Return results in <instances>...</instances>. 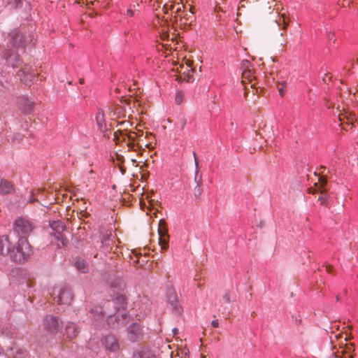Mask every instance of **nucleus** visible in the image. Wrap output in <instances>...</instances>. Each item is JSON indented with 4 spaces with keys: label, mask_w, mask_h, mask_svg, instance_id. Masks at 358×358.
<instances>
[{
    "label": "nucleus",
    "mask_w": 358,
    "mask_h": 358,
    "mask_svg": "<svg viewBox=\"0 0 358 358\" xmlns=\"http://www.w3.org/2000/svg\"><path fill=\"white\" fill-rule=\"evenodd\" d=\"M7 46L15 50L21 49L23 52L26 48L35 46L36 39L32 30V26L20 25L10 30L7 37Z\"/></svg>",
    "instance_id": "f257e3e1"
},
{
    "label": "nucleus",
    "mask_w": 358,
    "mask_h": 358,
    "mask_svg": "<svg viewBox=\"0 0 358 358\" xmlns=\"http://www.w3.org/2000/svg\"><path fill=\"white\" fill-rule=\"evenodd\" d=\"M36 228V222L27 215L17 217L13 223V231L19 238L27 239Z\"/></svg>",
    "instance_id": "f03ea898"
},
{
    "label": "nucleus",
    "mask_w": 358,
    "mask_h": 358,
    "mask_svg": "<svg viewBox=\"0 0 358 358\" xmlns=\"http://www.w3.org/2000/svg\"><path fill=\"white\" fill-rule=\"evenodd\" d=\"M32 253V247L28 239L18 238L16 245L10 249V257L13 262L22 264L27 261Z\"/></svg>",
    "instance_id": "7ed1b4c3"
},
{
    "label": "nucleus",
    "mask_w": 358,
    "mask_h": 358,
    "mask_svg": "<svg viewBox=\"0 0 358 358\" xmlns=\"http://www.w3.org/2000/svg\"><path fill=\"white\" fill-rule=\"evenodd\" d=\"M43 325L44 329L48 333L52 336H55L62 331L64 327V322L57 316L47 315L43 319Z\"/></svg>",
    "instance_id": "20e7f679"
},
{
    "label": "nucleus",
    "mask_w": 358,
    "mask_h": 358,
    "mask_svg": "<svg viewBox=\"0 0 358 358\" xmlns=\"http://www.w3.org/2000/svg\"><path fill=\"white\" fill-rule=\"evenodd\" d=\"M143 327L140 322H134L127 328V336L131 343H136L143 339Z\"/></svg>",
    "instance_id": "39448f33"
},
{
    "label": "nucleus",
    "mask_w": 358,
    "mask_h": 358,
    "mask_svg": "<svg viewBox=\"0 0 358 358\" xmlns=\"http://www.w3.org/2000/svg\"><path fill=\"white\" fill-rule=\"evenodd\" d=\"M128 313L125 312L122 314H113L108 316L106 322L108 326L113 329H117L124 327L128 323Z\"/></svg>",
    "instance_id": "423d86ee"
},
{
    "label": "nucleus",
    "mask_w": 358,
    "mask_h": 358,
    "mask_svg": "<svg viewBox=\"0 0 358 358\" xmlns=\"http://www.w3.org/2000/svg\"><path fill=\"white\" fill-rule=\"evenodd\" d=\"M159 245L162 250H166L169 248V235L168 224L165 220L162 219L159 222Z\"/></svg>",
    "instance_id": "0eeeda50"
},
{
    "label": "nucleus",
    "mask_w": 358,
    "mask_h": 358,
    "mask_svg": "<svg viewBox=\"0 0 358 358\" xmlns=\"http://www.w3.org/2000/svg\"><path fill=\"white\" fill-rule=\"evenodd\" d=\"M2 57L6 59L7 64L13 68H17L22 63L20 55L13 48L5 49L2 52Z\"/></svg>",
    "instance_id": "6e6552de"
},
{
    "label": "nucleus",
    "mask_w": 358,
    "mask_h": 358,
    "mask_svg": "<svg viewBox=\"0 0 358 358\" xmlns=\"http://www.w3.org/2000/svg\"><path fill=\"white\" fill-rule=\"evenodd\" d=\"M37 73L30 65L25 64L17 73V76L22 83L27 85H30L33 80L36 78Z\"/></svg>",
    "instance_id": "1a4fd4ad"
},
{
    "label": "nucleus",
    "mask_w": 358,
    "mask_h": 358,
    "mask_svg": "<svg viewBox=\"0 0 358 358\" xmlns=\"http://www.w3.org/2000/svg\"><path fill=\"white\" fill-rule=\"evenodd\" d=\"M73 299V293L69 286H63L59 290L57 296V303L59 304L70 305Z\"/></svg>",
    "instance_id": "9d476101"
},
{
    "label": "nucleus",
    "mask_w": 358,
    "mask_h": 358,
    "mask_svg": "<svg viewBox=\"0 0 358 358\" xmlns=\"http://www.w3.org/2000/svg\"><path fill=\"white\" fill-rule=\"evenodd\" d=\"M102 345L106 350L110 352H117L120 350V343L117 337L113 334L106 335L102 340Z\"/></svg>",
    "instance_id": "9b49d317"
},
{
    "label": "nucleus",
    "mask_w": 358,
    "mask_h": 358,
    "mask_svg": "<svg viewBox=\"0 0 358 358\" xmlns=\"http://www.w3.org/2000/svg\"><path fill=\"white\" fill-rule=\"evenodd\" d=\"M17 106L21 112L25 115L31 114L34 109L35 103L27 96H19L17 99Z\"/></svg>",
    "instance_id": "f8f14e48"
},
{
    "label": "nucleus",
    "mask_w": 358,
    "mask_h": 358,
    "mask_svg": "<svg viewBox=\"0 0 358 358\" xmlns=\"http://www.w3.org/2000/svg\"><path fill=\"white\" fill-rule=\"evenodd\" d=\"M166 301L170 304L171 308L176 312H179L181 306L179 305V301L175 289L172 287L166 289Z\"/></svg>",
    "instance_id": "ddd939ff"
},
{
    "label": "nucleus",
    "mask_w": 358,
    "mask_h": 358,
    "mask_svg": "<svg viewBox=\"0 0 358 358\" xmlns=\"http://www.w3.org/2000/svg\"><path fill=\"white\" fill-rule=\"evenodd\" d=\"M95 120L98 127V129L103 134V136L109 138V136L107 134L108 129L105 121V115L103 109L99 108L95 116Z\"/></svg>",
    "instance_id": "4468645a"
},
{
    "label": "nucleus",
    "mask_w": 358,
    "mask_h": 358,
    "mask_svg": "<svg viewBox=\"0 0 358 358\" xmlns=\"http://www.w3.org/2000/svg\"><path fill=\"white\" fill-rule=\"evenodd\" d=\"M115 309L117 312L120 310H127L128 306L127 297L122 294H117L113 299Z\"/></svg>",
    "instance_id": "2eb2a0df"
},
{
    "label": "nucleus",
    "mask_w": 358,
    "mask_h": 358,
    "mask_svg": "<svg viewBox=\"0 0 358 358\" xmlns=\"http://www.w3.org/2000/svg\"><path fill=\"white\" fill-rule=\"evenodd\" d=\"M15 187L12 182L6 179H1L0 180V194L6 195L15 192Z\"/></svg>",
    "instance_id": "dca6fc26"
},
{
    "label": "nucleus",
    "mask_w": 358,
    "mask_h": 358,
    "mask_svg": "<svg viewBox=\"0 0 358 358\" xmlns=\"http://www.w3.org/2000/svg\"><path fill=\"white\" fill-rule=\"evenodd\" d=\"M10 241L8 236H0V255L6 257L10 255Z\"/></svg>",
    "instance_id": "f3484780"
},
{
    "label": "nucleus",
    "mask_w": 358,
    "mask_h": 358,
    "mask_svg": "<svg viewBox=\"0 0 358 358\" xmlns=\"http://www.w3.org/2000/svg\"><path fill=\"white\" fill-rule=\"evenodd\" d=\"M132 358H156V356L148 348L142 347L134 352Z\"/></svg>",
    "instance_id": "a211bd4d"
},
{
    "label": "nucleus",
    "mask_w": 358,
    "mask_h": 358,
    "mask_svg": "<svg viewBox=\"0 0 358 358\" xmlns=\"http://www.w3.org/2000/svg\"><path fill=\"white\" fill-rule=\"evenodd\" d=\"M66 334L69 339L76 338L78 334L76 324L73 322H69L66 326Z\"/></svg>",
    "instance_id": "6ab92c4d"
},
{
    "label": "nucleus",
    "mask_w": 358,
    "mask_h": 358,
    "mask_svg": "<svg viewBox=\"0 0 358 358\" xmlns=\"http://www.w3.org/2000/svg\"><path fill=\"white\" fill-rule=\"evenodd\" d=\"M50 227L55 232V234L62 233L66 229V225L61 220H53L50 222Z\"/></svg>",
    "instance_id": "aec40b11"
},
{
    "label": "nucleus",
    "mask_w": 358,
    "mask_h": 358,
    "mask_svg": "<svg viewBox=\"0 0 358 358\" xmlns=\"http://www.w3.org/2000/svg\"><path fill=\"white\" fill-rule=\"evenodd\" d=\"M75 266L79 271H80L83 273H86L89 271L88 264H87V262L85 259H81V258H78L76 260Z\"/></svg>",
    "instance_id": "412c9836"
},
{
    "label": "nucleus",
    "mask_w": 358,
    "mask_h": 358,
    "mask_svg": "<svg viewBox=\"0 0 358 358\" xmlns=\"http://www.w3.org/2000/svg\"><path fill=\"white\" fill-rule=\"evenodd\" d=\"M110 287L118 291H124L126 287L124 281L120 278H114L110 282Z\"/></svg>",
    "instance_id": "4be33fe9"
},
{
    "label": "nucleus",
    "mask_w": 358,
    "mask_h": 358,
    "mask_svg": "<svg viewBox=\"0 0 358 358\" xmlns=\"http://www.w3.org/2000/svg\"><path fill=\"white\" fill-rule=\"evenodd\" d=\"M96 320L102 319L104 317L103 310L101 306H96L89 311Z\"/></svg>",
    "instance_id": "5701e85b"
},
{
    "label": "nucleus",
    "mask_w": 358,
    "mask_h": 358,
    "mask_svg": "<svg viewBox=\"0 0 358 358\" xmlns=\"http://www.w3.org/2000/svg\"><path fill=\"white\" fill-rule=\"evenodd\" d=\"M6 6H9L10 9H17L22 6V0H6Z\"/></svg>",
    "instance_id": "b1692460"
},
{
    "label": "nucleus",
    "mask_w": 358,
    "mask_h": 358,
    "mask_svg": "<svg viewBox=\"0 0 358 358\" xmlns=\"http://www.w3.org/2000/svg\"><path fill=\"white\" fill-rule=\"evenodd\" d=\"M55 238L57 241L61 242V245L58 244V246L59 248L61 247H66L69 243V240L66 237V236L64 234L63 232L59 233L58 234H55Z\"/></svg>",
    "instance_id": "393cba45"
},
{
    "label": "nucleus",
    "mask_w": 358,
    "mask_h": 358,
    "mask_svg": "<svg viewBox=\"0 0 358 358\" xmlns=\"http://www.w3.org/2000/svg\"><path fill=\"white\" fill-rule=\"evenodd\" d=\"M113 244V241L110 238L106 241V242H103L100 245V250H102L104 253L108 252L112 250V245Z\"/></svg>",
    "instance_id": "a878e982"
},
{
    "label": "nucleus",
    "mask_w": 358,
    "mask_h": 358,
    "mask_svg": "<svg viewBox=\"0 0 358 358\" xmlns=\"http://www.w3.org/2000/svg\"><path fill=\"white\" fill-rule=\"evenodd\" d=\"M194 9V7H192L190 6L189 8V12L191 13V14H188V13H185L184 14L182 17V18L184 19L185 22L184 23L185 24H187V23H192V21L194 20V17L193 15L194 14V11L193 10Z\"/></svg>",
    "instance_id": "bb28decb"
},
{
    "label": "nucleus",
    "mask_w": 358,
    "mask_h": 358,
    "mask_svg": "<svg viewBox=\"0 0 358 358\" xmlns=\"http://www.w3.org/2000/svg\"><path fill=\"white\" fill-rule=\"evenodd\" d=\"M320 192V196L318 198V201L320 202V204L324 206H328L329 203L327 200V197L326 196L325 191L318 190Z\"/></svg>",
    "instance_id": "cd10ccee"
},
{
    "label": "nucleus",
    "mask_w": 358,
    "mask_h": 358,
    "mask_svg": "<svg viewBox=\"0 0 358 358\" xmlns=\"http://www.w3.org/2000/svg\"><path fill=\"white\" fill-rule=\"evenodd\" d=\"M112 234L111 232H101L99 236L100 243L101 244L103 242H106V241L111 238Z\"/></svg>",
    "instance_id": "c85d7f7f"
},
{
    "label": "nucleus",
    "mask_w": 358,
    "mask_h": 358,
    "mask_svg": "<svg viewBox=\"0 0 358 358\" xmlns=\"http://www.w3.org/2000/svg\"><path fill=\"white\" fill-rule=\"evenodd\" d=\"M320 186L318 187V190L326 191L325 186L327 183V179L325 176H320L319 178Z\"/></svg>",
    "instance_id": "c756f323"
},
{
    "label": "nucleus",
    "mask_w": 358,
    "mask_h": 358,
    "mask_svg": "<svg viewBox=\"0 0 358 358\" xmlns=\"http://www.w3.org/2000/svg\"><path fill=\"white\" fill-rule=\"evenodd\" d=\"M201 187L202 185H198L194 188V196L196 199H199L202 194L203 189Z\"/></svg>",
    "instance_id": "7c9ffc66"
},
{
    "label": "nucleus",
    "mask_w": 358,
    "mask_h": 358,
    "mask_svg": "<svg viewBox=\"0 0 358 358\" xmlns=\"http://www.w3.org/2000/svg\"><path fill=\"white\" fill-rule=\"evenodd\" d=\"M184 99V92L182 91L177 92L175 97V101L177 104H180Z\"/></svg>",
    "instance_id": "2f4dec72"
},
{
    "label": "nucleus",
    "mask_w": 358,
    "mask_h": 358,
    "mask_svg": "<svg viewBox=\"0 0 358 358\" xmlns=\"http://www.w3.org/2000/svg\"><path fill=\"white\" fill-rule=\"evenodd\" d=\"M242 75L243 78L248 79L250 81L252 80V73L251 69L243 70Z\"/></svg>",
    "instance_id": "473e14b6"
},
{
    "label": "nucleus",
    "mask_w": 358,
    "mask_h": 358,
    "mask_svg": "<svg viewBox=\"0 0 358 358\" xmlns=\"http://www.w3.org/2000/svg\"><path fill=\"white\" fill-rule=\"evenodd\" d=\"M252 64L250 61L245 59L241 63V69L243 70L246 69H250V67H252Z\"/></svg>",
    "instance_id": "72a5a7b5"
},
{
    "label": "nucleus",
    "mask_w": 358,
    "mask_h": 358,
    "mask_svg": "<svg viewBox=\"0 0 358 358\" xmlns=\"http://www.w3.org/2000/svg\"><path fill=\"white\" fill-rule=\"evenodd\" d=\"M194 181L196 182V185H203L202 177H201V175L199 176L198 170H196V171Z\"/></svg>",
    "instance_id": "f704fd0d"
},
{
    "label": "nucleus",
    "mask_w": 358,
    "mask_h": 358,
    "mask_svg": "<svg viewBox=\"0 0 358 358\" xmlns=\"http://www.w3.org/2000/svg\"><path fill=\"white\" fill-rule=\"evenodd\" d=\"M118 134L121 136L124 135V131L122 130H118L117 131L114 132V141H115L117 142L120 141V137H119Z\"/></svg>",
    "instance_id": "c9c22d12"
},
{
    "label": "nucleus",
    "mask_w": 358,
    "mask_h": 358,
    "mask_svg": "<svg viewBox=\"0 0 358 358\" xmlns=\"http://www.w3.org/2000/svg\"><path fill=\"white\" fill-rule=\"evenodd\" d=\"M194 71L193 69L188 71V73L187 74V78H186V81L188 83H192L194 81L193 76L192 74H190V72H189V71Z\"/></svg>",
    "instance_id": "e433bc0d"
},
{
    "label": "nucleus",
    "mask_w": 358,
    "mask_h": 358,
    "mask_svg": "<svg viewBox=\"0 0 358 358\" xmlns=\"http://www.w3.org/2000/svg\"><path fill=\"white\" fill-rule=\"evenodd\" d=\"M36 201H38V200L34 197V192L31 191V192H30V197H29V199L28 200V202L30 203H34Z\"/></svg>",
    "instance_id": "4c0bfd02"
},
{
    "label": "nucleus",
    "mask_w": 358,
    "mask_h": 358,
    "mask_svg": "<svg viewBox=\"0 0 358 358\" xmlns=\"http://www.w3.org/2000/svg\"><path fill=\"white\" fill-rule=\"evenodd\" d=\"M180 124H181V129H182V130H183V129H184V128H185V125H186V124H187V120H186V118H185V117H181V118L180 119Z\"/></svg>",
    "instance_id": "58836bf2"
},
{
    "label": "nucleus",
    "mask_w": 358,
    "mask_h": 358,
    "mask_svg": "<svg viewBox=\"0 0 358 358\" xmlns=\"http://www.w3.org/2000/svg\"><path fill=\"white\" fill-rule=\"evenodd\" d=\"M223 299L224 300V301L226 303H229L231 301L230 300V294H229V292H227L224 295H223Z\"/></svg>",
    "instance_id": "ea45409f"
},
{
    "label": "nucleus",
    "mask_w": 358,
    "mask_h": 358,
    "mask_svg": "<svg viewBox=\"0 0 358 358\" xmlns=\"http://www.w3.org/2000/svg\"><path fill=\"white\" fill-rule=\"evenodd\" d=\"M322 266H325L326 271H327V273H332V271H333V269H334V267H333L332 265L324 264Z\"/></svg>",
    "instance_id": "a19ab883"
},
{
    "label": "nucleus",
    "mask_w": 358,
    "mask_h": 358,
    "mask_svg": "<svg viewBox=\"0 0 358 358\" xmlns=\"http://www.w3.org/2000/svg\"><path fill=\"white\" fill-rule=\"evenodd\" d=\"M327 38L329 41H333V43H335V41H336L335 36H334V34H332V33H329L328 35H327Z\"/></svg>",
    "instance_id": "79ce46f5"
},
{
    "label": "nucleus",
    "mask_w": 358,
    "mask_h": 358,
    "mask_svg": "<svg viewBox=\"0 0 358 358\" xmlns=\"http://www.w3.org/2000/svg\"><path fill=\"white\" fill-rule=\"evenodd\" d=\"M279 94L281 96H283L285 94V83H282V86L278 88Z\"/></svg>",
    "instance_id": "37998d69"
},
{
    "label": "nucleus",
    "mask_w": 358,
    "mask_h": 358,
    "mask_svg": "<svg viewBox=\"0 0 358 358\" xmlns=\"http://www.w3.org/2000/svg\"><path fill=\"white\" fill-rule=\"evenodd\" d=\"M127 15L129 17H132L134 15V11L131 9H128L127 10Z\"/></svg>",
    "instance_id": "c03bdc74"
},
{
    "label": "nucleus",
    "mask_w": 358,
    "mask_h": 358,
    "mask_svg": "<svg viewBox=\"0 0 358 358\" xmlns=\"http://www.w3.org/2000/svg\"><path fill=\"white\" fill-rule=\"evenodd\" d=\"M14 137L20 143L22 140L23 136L20 135V134H17L14 135Z\"/></svg>",
    "instance_id": "a18cd8bd"
},
{
    "label": "nucleus",
    "mask_w": 358,
    "mask_h": 358,
    "mask_svg": "<svg viewBox=\"0 0 358 358\" xmlns=\"http://www.w3.org/2000/svg\"><path fill=\"white\" fill-rule=\"evenodd\" d=\"M211 324L214 328H217L219 327V322L217 320H213Z\"/></svg>",
    "instance_id": "49530a36"
},
{
    "label": "nucleus",
    "mask_w": 358,
    "mask_h": 358,
    "mask_svg": "<svg viewBox=\"0 0 358 358\" xmlns=\"http://www.w3.org/2000/svg\"><path fill=\"white\" fill-rule=\"evenodd\" d=\"M172 331H173V336H176L179 333V330L178 328H173Z\"/></svg>",
    "instance_id": "de8ad7c7"
},
{
    "label": "nucleus",
    "mask_w": 358,
    "mask_h": 358,
    "mask_svg": "<svg viewBox=\"0 0 358 358\" xmlns=\"http://www.w3.org/2000/svg\"><path fill=\"white\" fill-rule=\"evenodd\" d=\"M193 155H194V157L195 164H196V166L197 167L198 166V161H197L196 154L195 152H194Z\"/></svg>",
    "instance_id": "09e8293b"
},
{
    "label": "nucleus",
    "mask_w": 358,
    "mask_h": 358,
    "mask_svg": "<svg viewBox=\"0 0 358 358\" xmlns=\"http://www.w3.org/2000/svg\"><path fill=\"white\" fill-rule=\"evenodd\" d=\"M182 7H184L183 5H182V6H180L178 8H177L176 9V13L179 14V13H180L182 11Z\"/></svg>",
    "instance_id": "8fccbe9b"
},
{
    "label": "nucleus",
    "mask_w": 358,
    "mask_h": 358,
    "mask_svg": "<svg viewBox=\"0 0 358 358\" xmlns=\"http://www.w3.org/2000/svg\"><path fill=\"white\" fill-rule=\"evenodd\" d=\"M283 24H284V27H283V29H285L287 27V26H288V23H287V22H285V18H283Z\"/></svg>",
    "instance_id": "3c124183"
},
{
    "label": "nucleus",
    "mask_w": 358,
    "mask_h": 358,
    "mask_svg": "<svg viewBox=\"0 0 358 358\" xmlns=\"http://www.w3.org/2000/svg\"><path fill=\"white\" fill-rule=\"evenodd\" d=\"M308 192H309L310 194H315V193L316 192V191H315V190H313V189H312V188H310V189H308Z\"/></svg>",
    "instance_id": "603ef678"
},
{
    "label": "nucleus",
    "mask_w": 358,
    "mask_h": 358,
    "mask_svg": "<svg viewBox=\"0 0 358 358\" xmlns=\"http://www.w3.org/2000/svg\"><path fill=\"white\" fill-rule=\"evenodd\" d=\"M3 85L2 83L0 82V93L3 91Z\"/></svg>",
    "instance_id": "864d4df0"
},
{
    "label": "nucleus",
    "mask_w": 358,
    "mask_h": 358,
    "mask_svg": "<svg viewBox=\"0 0 358 358\" xmlns=\"http://www.w3.org/2000/svg\"><path fill=\"white\" fill-rule=\"evenodd\" d=\"M3 354V349L0 346V356Z\"/></svg>",
    "instance_id": "5fc2aeb1"
},
{
    "label": "nucleus",
    "mask_w": 358,
    "mask_h": 358,
    "mask_svg": "<svg viewBox=\"0 0 358 358\" xmlns=\"http://www.w3.org/2000/svg\"><path fill=\"white\" fill-rule=\"evenodd\" d=\"M336 301H339L341 300L339 295H336Z\"/></svg>",
    "instance_id": "6e6d98bb"
},
{
    "label": "nucleus",
    "mask_w": 358,
    "mask_h": 358,
    "mask_svg": "<svg viewBox=\"0 0 358 358\" xmlns=\"http://www.w3.org/2000/svg\"><path fill=\"white\" fill-rule=\"evenodd\" d=\"M83 83H84V79L80 78V84H83Z\"/></svg>",
    "instance_id": "4d7b16f0"
},
{
    "label": "nucleus",
    "mask_w": 358,
    "mask_h": 358,
    "mask_svg": "<svg viewBox=\"0 0 358 358\" xmlns=\"http://www.w3.org/2000/svg\"><path fill=\"white\" fill-rule=\"evenodd\" d=\"M115 92H120V91H119V89H118V88H116V89H115Z\"/></svg>",
    "instance_id": "13d9d810"
},
{
    "label": "nucleus",
    "mask_w": 358,
    "mask_h": 358,
    "mask_svg": "<svg viewBox=\"0 0 358 358\" xmlns=\"http://www.w3.org/2000/svg\"><path fill=\"white\" fill-rule=\"evenodd\" d=\"M129 139H131L132 141H134L133 138H131V137L130 136H128Z\"/></svg>",
    "instance_id": "bf43d9fd"
},
{
    "label": "nucleus",
    "mask_w": 358,
    "mask_h": 358,
    "mask_svg": "<svg viewBox=\"0 0 358 358\" xmlns=\"http://www.w3.org/2000/svg\"><path fill=\"white\" fill-rule=\"evenodd\" d=\"M187 65H188V66H191V64H190V62L187 63Z\"/></svg>",
    "instance_id": "052dcab7"
}]
</instances>
